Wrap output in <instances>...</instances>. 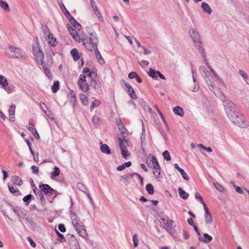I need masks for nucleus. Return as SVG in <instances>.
I'll use <instances>...</instances> for the list:
<instances>
[{
  "label": "nucleus",
  "mask_w": 249,
  "mask_h": 249,
  "mask_svg": "<svg viewBox=\"0 0 249 249\" xmlns=\"http://www.w3.org/2000/svg\"><path fill=\"white\" fill-rule=\"evenodd\" d=\"M216 96L220 98L223 101V105L227 115L231 122L241 128H247L249 126V122L243 115L237 111L234 104L230 100H224L223 93L219 89H214L211 90Z\"/></svg>",
  "instance_id": "1"
},
{
  "label": "nucleus",
  "mask_w": 249,
  "mask_h": 249,
  "mask_svg": "<svg viewBox=\"0 0 249 249\" xmlns=\"http://www.w3.org/2000/svg\"><path fill=\"white\" fill-rule=\"evenodd\" d=\"M159 222L161 224V226L168 232L172 236L175 235L176 232L174 229H173V224L174 221L172 219L165 218L162 214L159 215Z\"/></svg>",
  "instance_id": "2"
},
{
  "label": "nucleus",
  "mask_w": 249,
  "mask_h": 249,
  "mask_svg": "<svg viewBox=\"0 0 249 249\" xmlns=\"http://www.w3.org/2000/svg\"><path fill=\"white\" fill-rule=\"evenodd\" d=\"M82 42L86 48L90 52L97 49L98 39L96 34H90L89 38H83Z\"/></svg>",
  "instance_id": "3"
},
{
  "label": "nucleus",
  "mask_w": 249,
  "mask_h": 249,
  "mask_svg": "<svg viewBox=\"0 0 249 249\" xmlns=\"http://www.w3.org/2000/svg\"><path fill=\"white\" fill-rule=\"evenodd\" d=\"M6 54L10 58H22L24 57L23 52L18 48L9 46L6 49Z\"/></svg>",
  "instance_id": "4"
},
{
  "label": "nucleus",
  "mask_w": 249,
  "mask_h": 249,
  "mask_svg": "<svg viewBox=\"0 0 249 249\" xmlns=\"http://www.w3.org/2000/svg\"><path fill=\"white\" fill-rule=\"evenodd\" d=\"M33 51L36 62L39 65H43L44 54L38 45H35L33 47Z\"/></svg>",
  "instance_id": "5"
},
{
  "label": "nucleus",
  "mask_w": 249,
  "mask_h": 249,
  "mask_svg": "<svg viewBox=\"0 0 249 249\" xmlns=\"http://www.w3.org/2000/svg\"><path fill=\"white\" fill-rule=\"evenodd\" d=\"M70 216L72 225L75 230L83 227V226L84 225L80 218L75 213L71 211Z\"/></svg>",
  "instance_id": "6"
},
{
  "label": "nucleus",
  "mask_w": 249,
  "mask_h": 249,
  "mask_svg": "<svg viewBox=\"0 0 249 249\" xmlns=\"http://www.w3.org/2000/svg\"><path fill=\"white\" fill-rule=\"evenodd\" d=\"M10 206L15 213L18 217V220L20 222L22 223V219H25L26 222L29 221L28 218L26 217L27 215V211L26 210L21 208H14L11 205Z\"/></svg>",
  "instance_id": "7"
},
{
  "label": "nucleus",
  "mask_w": 249,
  "mask_h": 249,
  "mask_svg": "<svg viewBox=\"0 0 249 249\" xmlns=\"http://www.w3.org/2000/svg\"><path fill=\"white\" fill-rule=\"evenodd\" d=\"M39 189L40 191L44 193L46 196H50L53 192V189L47 184H40L39 185Z\"/></svg>",
  "instance_id": "8"
},
{
  "label": "nucleus",
  "mask_w": 249,
  "mask_h": 249,
  "mask_svg": "<svg viewBox=\"0 0 249 249\" xmlns=\"http://www.w3.org/2000/svg\"><path fill=\"white\" fill-rule=\"evenodd\" d=\"M193 42L196 49H197L201 53L202 57L204 59V61H206V56L204 51V49L203 48V44L201 41V39H198L197 40L194 41Z\"/></svg>",
  "instance_id": "9"
},
{
  "label": "nucleus",
  "mask_w": 249,
  "mask_h": 249,
  "mask_svg": "<svg viewBox=\"0 0 249 249\" xmlns=\"http://www.w3.org/2000/svg\"><path fill=\"white\" fill-rule=\"evenodd\" d=\"M69 243L71 249H80L78 241L74 235L72 234L70 235Z\"/></svg>",
  "instance_id": "10"
},
{
  "label": "nucleus",
  "mask_w": 249,
  "mask_h": 249,
  "mask_svg": "<svg viewBox=\"0 0 249 249\" xmlns=\"http://www.w3.org/2000/svg\"><path fill=\"white\" fill-rule=\"evenodd\" d=\"M33 192L35 194L36 198L40 200V203L42 206H44L46 205V200L43 196V193L40 191L39 189H38L37 188H35Z\"/></svg>",
  "instance_id": "11"
},
{
  "label": "nucleus",
  "mask_w": 249,
  "mask_h": 249,
  "mask_svg": "<svg viewBox=\"0 0 249 249\" xmlns=\"http://www.w3.org/2000/svg\"><path fill=\"white\" fill-rule=\"evenodd\" d=\"M67 12L68 14L67 18L69 19V21L75 29L79 31L82 28L81 24L76 21L74 18L70 14L69 11H67Z\"/></svg>",
  "instance_id": "12"
},
{
  "label": "nucleus",
  "mask_w": 249,
  "mask_h": 249,
  "mask_svg": "<svg viewBox=\"0 0 249 249\" xmlns=\"http://www.w3.org/2000/svg\"><path fill=\"white\" fill-rule=\"evenodd\" d=\"M67 28L71 34V35L72 36L73 38L76 41H78L80 40V36L77 32V31L75 30V29H74L71 25L68 24L67 25Z\"/></svg>",
  "instance_id": "13"
},
{
  "label": "nucleus",
  "mask_w": 249,
  "mask_h": 249,
  "mask_svg": "<svg viewBox=\"0 0 249 249\" xmlns=\"http://www.w3.org/2000/svg\"><path fill=\"white\" fill-rule=\"evenodd\" d=\"M189 34L192 39L193 41L200 39V36L198 32L195 28H191L190 29Z\"/></svg>",
  "instance_id": "14"
},
{
  "label": "nucleus",
  "mask_w": 249,
  "mask_h": 249,
  "mask_svg": "<svg viewBox=\"0 0 249 249\" xmlns=\"http://www.w3.org/2000/svg\"><path fill=\"white\" fill-rule=\"evenodd\" d=\"M27 127L28 129L34 136V137H35V138L36 139H37V140L39 139V138H40L39 135L36 128H35V127L32 124H31L30 123H28Z\"/></svg>",
  "instance_id": "15"
},
{
  "label": "nucleus",
  "mask_w": 249,
  "mask_h": 249,
  "mask_svg": "<svg viewBox=\"0 0 249 249\" xmlns=\"http://www.w3.org/2000/svg\"><path fill=\"white\" fill-rule=\"evenodd\" d=\"M125 86L126 89V90L127 93L130 97L133 99H136L137 98V96L131 86L128 84H125Z\"/></svg>",
  "instance_id": "16"
},
{
  "label": "nucleus",
  "mask_w": 249,
  "mask_h": 249,
  "mask_svg": "<svg viewBox=\"0 0 249 249\" xmlns=\"http://www.w3.org/2000/svg\"><path fill=\"white\" fill-rule=\"evenodd\" d=\"M68 98L69 99V101L73 104V107H74L76 104L77 100L75 94L73 91H71L68 94Z\"/></svg>",
  "instance_id": "17"
},
{
  "label": "nucleus",
  "mask_w": 249,
  "mask_h": 249,
  "mask_svg": "<svg viewBox=\"0 0 249 249\" xmlns=\"http://www.w3.org/2000/svg\"><path fill=\"white\" fill-rule=\"evenodd\" d=\"M78 85L80 89L84 92H87L89 90V86L86 82L78 81Z\"/></svg>",
  "instance_id": "18"
},
{
  "label": "nucleus",
  "mask_w": 249,
  "mask_h": 249,
  "mask_svg": "<svg viewBox=\"0 0 249 249\" xmlns=\"http://www.w3.org/2000/svg\"><path fill=\"white\" fill-rule=\"evenodd\" d=\"M48 43L52 46H56L57 44V41H56V39L55 38L53 37V34L50 33L49 32V34L48 35Z\"/></svg>",
  "instance_id": "19"
},
{
  "label": "nucleus",
  "mask_w": 249,
  "mask_h": 249,
  "mask_svg": "<svg viewBox=\"0 0 249 249\" xmlns=\"http://www.w3.org/2000/svg\"><path fill=\"white\" fill-rule=\"evenodd\" d=\"M12 181L14 184L18 186H20L23 184L22 179L18 176H13L12 178Z\"/></svg>",
  "instance_id": "20"
},
{
  "label": "nucleus",
  "mask_w": 249,
  "mask_h": 249,
  "mask_svg": "<svg viewBox=\"0 0 249 249\" xmlns=\"http://www.w3.org/2000/svg\"><path fill=\"white\" fill-rule=\"evenodd\" d=\"M173 112L176 115H177L180 117L183 116L184 112L183 108L179 107L177 106L173 108Z\"/></svg>",
  "instance_id": "21"
},
{
  "label": "nucleus",
  "mask_w": 249,
  "mask_h": 249,
  "mask_svg": "<svg viewBox=\"0 0 249 249\" xmlns=\"http://www.w3.org/2000/svg\"><path fill=\"white\" fill-rule=\"evenodd\" d=\"M76 231L81 237H83L84 238H87L88 234L87 233L86 230L85 228L84 225L83 226V227L80 228L78 229H76Z\"/></svg>",
  "instance_id": "22"
},
{
  "label": "nucleus",
  "mask_w": 249,
  "mask_h": 249,
  "mask_svg": "<svg viewBox=\"0 0 249 249\" xmlns=\"http://www.w3.org/2000/svg\"><path fill=\"white\" fill-rule=\"evenodd\" d=\"M201 7L203 10L207 14L210 15L212 12V10L209 5L205 2H203L201 3Z\"/></svg>",
  "instance_id": "23"
},
{
  "label": "nucleus",
  "mask_w": 249,
  "mask_h": 249,
  "mask_svg": "<svg viewBox=\"0 0 249 249\" xmlns=\"http://www.w3.org/2000/svg\"><path fill=\"white\" fill-rule=\"evenodd\" d=\"M203 236L204 237V238H203L201 237H198V240L202 242L203 243H206L210 242L213 239L211 235H209L208 233H204L203 234Z\"/></svg>",
  "instance_id": "24"
},
{
  "label": "nucleus",
  "mask_w": 249,
  "mask_h": 249,
  "mask_svg": "<svg viewBox=\"0 0 249 249\" xmlns=\"http://www.w3.org/2000/svg\"><path fill=\"white\" fill-rule=\"evenodd\" d=\"M151 161L153 164V169H160L159 162L158 161L157 158L155 156H152Z\"/></svg>",
  "instance_id": "25"
},
{
  "label": "nucleus",
  "mask_w": 249,
  "mask_h": 249,
  "mask_svg": "<svg viewBox=\"0 0 249 249\" xmlns=\"http://www.w3.org/2000/svg\"><path fill=\"white\" fill-rule=\"evenodd\" d=\"M71 54L73 58L74 61H77L79 59L80 56L78 51L77 49L74 48L71 51Z\"/></svg>",
  "instance_id": "26"
},
{
  "label": "nucleus",
  "mask_w": 249,
  "mask_h": 249,
  "mask_svg": "<svg viewBox=\"0 0 249 249\" xmlns=\"http://www.w3.org/2000/svg\"><path fill=\"white\" fill-rule=\"evenodd\" d=\"M204 219L206 224H211L212 222L213 218L210 212L205 213Z\"/></svg>",
  "instance_id": "27"
},
{
  "label": "nucleus",
  "mask_w": 249,
  "mask_h": 249,
  "mask_svg": "<svg viewBox=\"0 0 249 249\" xmlns=\"http://www.w3.org/2000/svg\"><path fill=\"white\" fill-rule=\"evenodd\" d=\"M8 187L10 193L14 194V195L18 196L21 195V193L19 191V190L18 189L15 188L11 185L8 184Z\"/></svg>",
  "instance_id": "28"
},
{
  "label": "nucleus",
  "mask_w": 249,
  "mask_h": 249,
  "mask_svg": "<svg viewBox=\"0 0 249 249\" xmlns=\"http://www.w3.org/2000/svg\"><path fill=\"white\" fill-rule=\"evenodd\" d=\"M178 192L179 195V196L183 199H187L189 196V194L187 193L185 191L182 190V189L180 187L178 188Z\"/></svg>",
  "instance_id": "29"
},
{
  "label": "nucleus",
  "mask_w": 249,
  "mask_h": 249,
  "mask_svg": "<svg viewBox=\"0 0 249 249\" xmlns=\"http://www.w3.org/2000/svg\"><path fill=\"white\" fill-rule=\"evenodd\" d=\"M100 150L102 152L105 153L106 154H111L109 148L108 146L106 144L101 145L100 147Z\"/></svg>",
  "instance_id": "30"
},
{
  "label": "nucleus",
  "mask_w": 249,
  "mask_h": 249,
  "mask_svg": "<svg viewBox=\"0 0 249 249\" xmlns=\"http://www.w3.org/2000/svg\"><path fill=\"white\" fill-rule=\"evenodd\" d=\"M95 55L96 57V58L98 59L99 63L100 64H103L105 63V61L103 59V58L102 57L101 54H100V53L98 51V49L95 50L94 51Z\"/></svg>",
  "instance_id": "31"
},
{
  "label": "nucleus",
  "mask_w": 249,
  "mask_h": 249,
  "mask_svg": "<svg viewBox=\"0 0 249 249\" xmlns=\"http://www.w3.org/2000/svg\"><path fill=\"white\" fill-rule=\"evenodd\" d=\"M80 98L83 106H87L89 104V98L84 94H80Z\"/></svg>",
  "instance_id": "32"
},
{
  "label": "nucleus",
  "mask_w": 249,
  "mask_h": 249,
  "mask_svg": "<svg viewBox=\"0 0 249 249\" xmlns=\"http://www.w3.org/2000/svg\"><path fill=\"white\" fill-rule=\"evenodd\" d=\"M76 188L79 191L83 192L85 194L87 193V188L81 182H78L76 185Z\"/></svg>",
  "instance_id": "33"
},
{
  "label": "nucleus",
  "mask_w": 249,
  "mask_h": 249,
  "mask_svg": "<svg viewBox=\"0 0 249 249\" xmlns=\"http://www.w3.org/2000/svg\"><path fill=\"white\" fill-rule=\"evenodd\" d=\"M3 88L8 93L13 92L15 89V87L13 85H9V83H8V85H6V86L4 87Z\"/></svg>",
  "instance_id": "34"
},
{
  "label": "nucleus",
  "mask_w": 249,
  "mask_h": 249,
  "mask_svg": "<svg viewBox=\"0 0 249 249\" xmlns=\"http://www.w3.org/2000/svg\"><path fill=\"white\" fill-rule=\"evenodd\" d=\"M0 6L6 12H9L10 11V9L8 3L4 1L0 0Z\"/></svg>",
  "instance_id": "35"
},
{
  "label": "nucleus",
  "mask_w": 249,
  "mask_h": 249,
  "mask_svg": "<svg viewBox=\"0 0 249 249\" xmlns=\"http://www.w3.org/2000/svg\"><path fill=\"white\" fill-rule=\"evenodd\" d=\"M158 71L155 70H154L152 69H150L149 71L148 72L147 74L153 78H157L158 77Z\"/></svg>",
  "instance_id": "36"
},
{
  "label": "nucleus",
  "mask_w": 249,
  "mask_h": 249,
  "mask_svg": "<svg viewBox=\"0 0 249 249\" xmlns=\"http://www.w3.org/2000/svg\"><path fill=\"white\" fill-rule=\"evenodd\" d=\"M60 173V170L58 167L55 166L53 171L51 172V178H55L59 175Z\"/></svg>",
  "instance_id": "37"
},
{
  "label": "nucleus",
  "mask_w": 249,
  "mask_h": 249,
  "mask_svg": "<svg viewBox=\"0 0 249 249\" xmlns=\"http://www.w3.org/2000/svg\"><path fill=\"white\" fill-rule=\"evenodd\" d=\"M145 189L149 195H153L154 193L153 186L151 183H149L146 185Z\"/></svg>",
  "instance_id": "38"
},
{
  "label": "nucleus",
  "mask_w": 249,
  "mask_h": 249,
  "mask_svg": "<svg viewBox=\"0 0 249 249\" xmlns=\"http://www.w3.org/2000/svg\"><path fill=\"white\" fill-rule=\"evenodd\" d=\"M59 82L58 81H54L53 85L52 87V90L53 93H56L59 88Z\"/></svg>",
  "instance_id": "39"
},
{
  "label": "nucleus",
  "mask_w": 249,
  "mask_h": 249,
  "mask_svg": "<svg viewBox=\"0 0 249 249\" xmlns=\"http://www.w3.org/2000/svg\"><path fill=\"white\" fill-rule=\"evenodd\" d=\"M100 104V101L98 100L93 101L90 107V111H92L95 107H98Z\"/></svg>",
  "instance_id": "40"
},
{
  "label": "nucleus",
  "mask_w": 249,
  "mask_h": 249,
  "mask_svg": "<svg viewBox=\"0 0 249 249\" xmlns=\"http://www.w3.org/2000/svg\"><path fill=\"white\" fill-rule=\"evenodd\" d=\"M8 83L7 79L4 76L0 75V84L2 86V88L8 85Z\"/></svg>",
  "instance_id": "41"
},
{
  "label": "nucleus",
  "mask_w": 249,
  "mask_h": 249,
  "mask_svg": "<svg viewBox=\"0 0 249 249\" xmlns=\"http://www.w3.org/2000/svg\"><path fill=\"white\" fill-rule=\"evenodd\" d=\"M134 176V173H129L121 176V178L125 179L127 182H129V179L133 178Z\"/></svg>",
  "instance_id": "42"
},
{
  "label": "nucleus",
  "mask_w": 249,
  "mask_h": 249,
  "mask_svg": "<svg viewBox=\"0 0 249 249\" xmlns=\"http://www.w3.org/2000/svg\"><path fill=\"white\" fill-rule=\"evenodd\" d=\"M95 14L97 15V16L98 17V18H99V19L101 21H103V18H102V16L101 15V14L100 13V12L99 11L98 7L96 6H95V7L93 8H92Z\"/></svg>",
  "instance_id": "43"
},
{
  "label": "nucleus",
  "mask_w": 249,
  "mask_h": 249,
  "mask_svg": "<svg viewBox=\"0 0 249 249\" xmlns=\"http://www.w3.org/2000/svg\"><path fill=\"white\" fill-rule=\"evenodd\" d=\"M43 70L44 71V72L45 74L49 78H52L53 77V75L52 72L44 65H42Z\"/></svg>",
  "instance_id": "44"
},
{
  "label": "nucleus",
  "mask_w": 249,
  "mask_h": 249,
  "mask_svg": "<svg viewBox=\"0 0 249 249\" xmlns=\"http://www.w3.org/2000/svg\"><path fill=\"white\" fill-rule=\"evenodd\" d=\"M199 69L203 77H207L208 71L206 69L205 67L203 66H201Z\"/></svg>",
  "instance_id": "45"
},
{
  "label": "nucleus",
  "mask_w": 249,
  "mask_h": 249,
  "mask_svg": "<svg viewBox=\"0 0 249 249\" xmlns=\"http://www.w3.org/2000/svg\"><path fill=\"white\" fill-rule=\"evenodd\" d=\"M214 187L220 192H224L225 189L218 182L213 183Z\"/></svg>",
  "instance_id": "46"
},
{
  "label": "nucleus",
  "mask_w": 249,
  "mask_h": 249,
  "mask_svg": "<svg viewBox=\"0 0 249 249\" xmlns=\"http://www.w3.org/2000/svg\"><path fill=\"white\" fill-rule=\"evenodd\" d=\"M32 198L33 196L31 194H29L23 197V200L27 205H28Z\"/></svg>",
  "instance_id": "47"
},
{
  "label": "nucleus",
  "mask_w": 249,
  "mask_h": 249,
  "mask_svg": "<svg viewBox=\"0 0 249 249\" xmlns=\"http://www.w3.org/2000/svg\"><path fill=\"white\" fill-rule=\"evenodd\" d=\"M179 172L180 173V174L181 175L182 178L184 180H185L186 181H188L189 180L190 178H189V176H188V175L186 174V173L184 171V170L183 169L179 170Z\"/></svg>",
  "instance_id": "48"
},
{
  "label": "nucleus",
  "mask_w": 249,
  "mask_h": 249,
  "mask_svg": "<svg viewBox=\"0 0 249 249\" xmlns=\"http://www.w3.org/2000/svg\"><path fill=\"white\" fill-rule=\"evenodd\" d=\"M162 156L164 158V159L167 161H169L171 160L170 155L167 150H165L162 153Z\"/></svg>",
  "instance_id": "49"
},
{
  "label": "nucleus",
  "mask_w": 249,
  "mask_h": 249,
  "mask_svg": "<svg viewBox=\"0 0 249 249\" xmlns=\"http://www.w3.org/2000/svg\"><path fill=\"white\" fill-rule=\"evenodd\" d=\"M92 121L94 125H97L99 124L100 119L98 116L94 115L92 118Z\"/></svg>",
  "instance_id": "50"
},
{
  "label": "nucleus",
  "mask_w": 249,
  "mask_h": 249,
  "mask_svg": "<svg viewBox=\"0 0 249 249\" xmlns=\"http://www.w3.org/2000/svg\"><path fill=\"white\" fill-rule=\"evenodd\" d=\"M55 232H56V234L57 235V236H58V237L60 238V239H59L60 242H61V243L66 242V239L62 234L60 233L57 230H55Z\"/></svg>",
  "instance_id": "51"
},
{
  "label": "nucleus",
  "mask_w": 249,
  "mask_h": 249,
  "mask_svg": "<svg viewBox=\"0 0 249 249\" xmlns=\"http://www.w3.org/2000/svg\"><path fill=\"white\" fill-rule=\"evenodd\" d=\"M132 238H133L134 246V247L136 248L138 246V243H139V241H138V239L137 234H134L133 235Z\"/></svg>",
  "instance_id": "52"
},
{
  "label": "nucleus",
  "mask_w": 249,
  "mask_h": 249,
  "mask_svg": "<svg viewBox=\"0 0 249 249\" xmlns=\"http://www.w3.org/2000/svg\"><path fill=\"white\" fill-rule=\"evenodd\" d=\"M121 154L123 158L124 159H127L128 155H129V153L128 152L127 149H125L124 150H121Z\"/></svg>",
  "instance_id": "53"
},
{
  "label": "nucleus",
  "mask_w": 249,
  "mask_h": 249,
  "mask_svg": "<svg viewBox=\"0 0 249 249\" xmlns=\"http://www.w3.org/2000/svg\"><path fill=\"white\" fill-rule=\"evenodd\" d=\"M119 147L120 148L121 150H124L126 149V145L124 143L123 141H122L121 138H119Z\"/></svg>",
  "instance_id": "54"
},
{
  "label": "nucleus",
  "mask_w": 249,
  "mask_h": 249,
  "mask_svg": "<svg viewBox=\"0 0 249 249\" xmlns=\"http://www.w3.org/2000/svg\"><path fill=\"white\" fill-rule=\"evenodd\" d=\"M161 169H154L153 174L156 178H160V175Z\"/></svg>",
  "instance_id": "55"
},
{
  "label": "nucleus",
  "mask_w": 249,
  "mask_h": 249,
  "mask_svg": "<svg viewBox=\"0 0 249 249\" xmlns=\"http://www.w3.org/2000/svg\"><path fill=\"white\" fill-rule=\"evenodd\" d=\"M239 74L243 77V78L246 80L248 78V76L247 73L243 70H240L239 71Z\"/></svg>",
  "instance_id": "56"
},
{
  "label": "nucleus",
  "mask_w": 249,
  "mask_h": 249,
  "mask_svg": "<svg viewBox=\"0 0 249 249\" xmlns=\"http://www.w3.org/2000/svg\"><path fill=\"white\" fill-rule=\"evenodd\" d=\"M198 146L201 148H202V149L208 152H211L212 151V149L209 147H205L204 145H203L202 144H198Z\"/></svg>",
  "instance_id": "57"
},
{
  "label": "nucleus",
  "mask_w": 249,
  "mask_h": 249,
  "mask_svg": "<svg viewBox=\"0 0 249 249\" xmlns=\"http://www.w3.org/2000/svg\"><path fill=\"white\" fill-rule=\"evenodd\" d=\"M40 106L41 108V109L43 110V111L45 113H47V109H48L47 106L43 102H41L40 103Z\"/></svg>",
  "instance_id": "58"
},
{
  "label": "nucleus",
  "mask_w": 249,
  "mask_h": 249,
  "mask_svg": "<svg viewBox=\"0 0 249 249\" xmlns=\"http://www.w3.org/2000/svg\"><path fill=\"white\" fill-rule=\"evenodd\" d=\"M206 82L207 84L209 86V89L211 90H212V89H214V85L213 84L210 80L206 79Z\"/></svg>",
  "instance_id": "59"
},
{
  "label": "nucleus",
  "mask_w": 249,
  "mask_h": 249,
  "mask_svg": "<svg viewBox=\"0 0 249 249\" xmlns=\"http://www.w3.org/2000/svg\"><path fill=\"white\" fill-rule=\"evenodd\" d=\"M195 197L196 199H197L201 203L202 201H203V198L201 195L197 192L195 194Z\"/></svg>",
  "instance_id": "60"
},
{
  "label": "nucleus",
  "mask_w": 249,
  "mask_h": 249,
  "mask_svg": "<svg viewBox=\"0 0 249 249\" xmlns=\"http://www.w3.org/2000/svg\"><path fill=\"white\" fill-rule=\"evenodd\" d=\"M16 106L14 104L12 105L9 110V114H15Z\"/></svg>",
  "instance_id": "61"
},
{
  "label": "nucleus",
  "mask_w": 249,
  "mask_h": 249,
  "mask_svg": "<svg viewBox=\"0 0 249 249\" xmlns=\"http://www.w3.org/2000/svg\"><path fill=\"white\" fill-rule=\"evenodd\" d=\"M32 172L33 174L37 175L38 173V168L36 165H32L31 167Z\"/></svg>",
  "instance_id": "62"
},
{
  "label": "nucleus",
  "mask_w": 249,
  "mask_h": 249,
  "mask_svg": "<svg viewBox=\"0 0 249 249\" xmlns=\"http://www.w3.org/2000/svg\"><path fill=\"white\" fill-rule=\"evenodd\" d=\"M58 228L59 230L62 232H64L66 231V228L64 225L63 224H59L58 225Z\"/></svg>",
  "instance_id": "63"
},
{
  "label": "nucleus",
  "mask_w": 249,
  "mask_h": 249,
  "mask_svg": "<svg viewBox=\"0 0 249 249\" xmlns=\"http://www.w3.org/2000/svg\"><path fill=\"white\" fill-rule=\"evenodd\" d=\"M138 74L135 71H132L128 74V77L130 79L135 78Z\"/></svg>",
  "instance_id": "64"
}]
</instances>
